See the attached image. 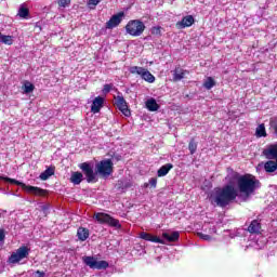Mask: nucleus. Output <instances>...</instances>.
I'll return each instance as SVG.
<instances>
[{
	"label": "nucleus",
	"instance_id": "f257e3e1",
	"mask_svg": "<svg viewBox=\"0 0 277 277\" xmlns=\"http://www.w3.org/2000/svg\"><path fill=\"white\" fill-rule=\"evenodd\" d=\"M237 188L233 184H227L222 188H215L210 195L209 201L213 207H220L224 209L228 207L234 200H237V196H245V200H248L250 196H254L256 189L261 187V181L252 174L240 175L237 179Z\"/></svg>",
	"mask_w": 277,
	"mask_h": 277
},
{
	"label": "nucleus",
	"instance_id": "f03ea898",
	"mask_svg": "<svg viewBox=\"0 0 277 277\" xmlns=\"http://www.w3.org/2000/svg\"><path fill=\"white\" fill-rule=\"evenodd\" d=\"M264 157L268 159L264 163V170L267 174H272L277 170V144L268 145L266 149L263 151Z\"/></svg>",
	"mask_w": 277,
	"mask_h": 277
},
{
	"label": "nucleus",
	"instance_id": "7ed1b4c3",
	"mask_svg": "<svg viewBox=\"0 0 277 277\" xmlns=\"http://www.w3.org/2000/svg\"><path fill=\"white\" fill-rule=\"evenodd\" d=\"M0 181H5V183H11V185H18V187H22V189H24V192H27V194H32V196H47L48 194L47 189L40 188L38 186L27 185L12 177H5L0 175Z\"/></svg>",
	"mask_w": 277,
	"mask_h": 277
},
{
	"label": "nucleus",
	"instance_id": "20e7f679",
	"mask_svg": "<svg viewBox=\"0 0 277 277\" xmlns=\"http://www.w3.org/2000/svg\"><path fill=\"white\" fill-rule=\"evenodd\" d=\"M95 172L105 179L111 176L114 174V161L111 159L101 160L95 164Z\"/></svg>",
	"mask_w": 277,
	"mask_h": 277
},
{
	"label": "nucleus",
	"instance_id": "39448f33",
	"mask_svg": "<svg viewBox=\"0 0 277 277\" xmlns=\"http://www.w3.org/2000/svg\"><path fill=\"white\" fill-rule=\"evenodd\" d=\"M145 29H146V25H144V22L140 19H131L126 25L127 34H129L130 36H133L134 38H137V36H142Z\"/></svg>",
	"mask_w": 277,
	"mask_h": 277
},
{
	"label": "nucleus",
	"instance_id": "423d86ee",
	"mask_svg": "<svg viewBox=\"0 0 277 277\" xmlns=\"http://www.w3.org/2000/svg\"><path fill=\"white\" fill-rule=\"evenodd\" d=\"M94 220L98 224H107L108 226H111L113 228H121L122 225H120V221L118 219H114L111 215L105 213V212H97L94 214Z\"/></svg>",
	"mask_w": 277,
	"mask_h": 277
},
{
	"label": "nucleus",
	"instance_id": "0eeeda50",
	"mask_svg": "<svg viewBox=\"0 0 277 277\" xmlns=\"http://www.w3.org/2000/svg\"><path fill=\"white\" fill-rule=\"evenodd\" d=\"M83 263L91 269H107V267H109V263L107 261H97L94 256H84Z\"/></svg>",
	"mask_w": 277,
	"mask_h": 277
},
{
	"label": "nucleus",
	"instance_id": "6e6552de",
	"mask_svg": "<svg viewBox=\"0 0 277 277\" xmlns=\"http://www.w3.org/2000/svg\"><path fill=\"white\" fill-rule=\"evenodd\" d=\"M29 252H31V249H29L27 246H22L16 250V252L11 254L9 261L10 263H21L23 259H27L29 256Z\"/></svg>",
	"mask_w": 277,
	"mask_h": 277
},
{
	"label": "nucleus",
	"instance_id": "1a4fd4ad",
	"mask_svg": "<svg viewBox=\"0 0 277 277\" xmlns=\"http://www.w3.org/2000/svg\"><path fill=\"white\" fill-rule=\"evenodd\" d=\"M131 75H140L147 83H155V77L148 69L140 66H133L130 68Z\"/></svg>",
	"mask_w": 277,
	"mask_h": 277
},
{
	"label": "nucleus",
	"instance_id": "9d476101",
	"mask_svg": "<svg viewBox=\"0 0 277 277\" xmlns=\"http://www.w3.org/2000/svg\"><path fill=\"white\" fill-rule=\"evenodd\" d=\"M80 170L83 172L87 177V183H96L98 180L96 179V173L94 172V168L90 162H82L79 164Z\"/></svg>",
	"mask_w": 277,
	"mask_h": 277
},
{
	"label": "nucleus",
	"instance_id": "9b49d317",
	"mask_svg": "<svg viewBox=\"0 0 277 277\" xmlns=\"http://www.w3.org/2000/svg\"><path fill=\"white\" fill-rule=\"evenodd\" d=\"M115 105L119 109L120 113L123 114L127 118L131 116V109H129V105L127 104V100H124V96L118 95L115 98Z\"/></svg>",
	"mask_w": 277,
	"mask_h": 277
},
{
	"label": "nucleus",
	"instance_id": "f8f14e48",
	"mask_svg": "<svg viewBox=\"0 0 277 277\" xmlns=\"http://www.w3.org/2000/svg\"><path fill=\"white\" fill-rule=\"evenodd\" d=\"M122 18H124V12H119L110 17L108 22H106V29H114L118 27L122 23Z\"/></svg>",
	"mask_w": 277,
	"mask_h": 277
},
{
	"label": "nucleus",
	"instance_id": "ddd939ff",
	"mask_svg": "<svg viewBox=\"0 0 277 277\" xmlns=\"http://www.w3.org/2000/svg\"><path fill=\"white\" fill-rule=\"evenodd\" d=\"M140 238L144 239V241H151V243H166V241H163V239L159 238L158 236H153L151 234H148L146 232H142L140 234Z\"/></svg>",
	"mask_w": 277,
	"mask_h": 277
},
{
	"label": "nucleus",
	"instance_id": "4468645a",
	"mask_svg": "<svg viewBox=\"0 0 277 277\" xmlns=\"http://www.w3.org/2000/svg\"><path fill=\"white\" fill-rule=\"evenodd\" d=\"M104 104H105V98H103L101 96L95 97L91 105L92 114H98Z\"/></svg>",
	"mask_w": 277,
	"mask_h": 277
},
{
	"label": "nucleus",
	"instance_id": "2eb2a0df",
	"mask_svg": "<svg viewBox=\"0 0 277 277\" xmlns=\"http://www.w3.org/2000/svg\"><path fill=\"white\" fill-rule=\"evenodd\" d=\"M247 230L250 235H261V222H259V220H253L249 224Z\"/></svg>",
	"mask_w": 277,
	"mask_h": 277
},
{
	"label": "nucleus",
	"instance_id": "dca6fc26",
	"mask_svg": "<svg viewBox=\"0 0 277 277\" xmlns=\"http://www.w3.org/2000/svg\"><path fill=\"white\" fill-rule=\"evenodd\" d=\"M196 23V19H194L193 15H186L182 18L181 22H177L176 25H181L182 29H185V27H192Z\"/></svg>",
	"mask_w": 277,
	"mask_h": 277
},
{
	"label": "nucleus",
	"instance_id": "f3484780",
	"mask_svg": "<svg viewBox=\"0 0 277 277\" xmlns=\"http://www.w3.org/2000/svg\"><path fill=\"white\" fill-rule=\"evenodd\" d=\"M163 239H167L169 243H174L175 241H179L181 237V233L179 232H172L171 234L169 233H162Z\"/></svg>",
	"mask_w": 277,
	"mask_h": 277
},
{
	"label": "nucleus",
	"instance_id": "a211bd4d",
	"mask_svg": "<svg viewBox=\"0 0 277 277\" xmlns=\"http://www.w3.org/2000/svg\"><path fill=\"white\" fill-rule=\"evenodd\" d=\"M17 16H19V18H23L24 21L29 19V8H27V4L23 3L19 5Z\"/></svg>",
	"mask_w": 277,
	"mask_h": 277
},
{
	"label": "nucleus",
	"instance_id": "6ab92c4d",
	"mask_svg": "<svg viewBox=\"0 0 277 277\" xmlns=\"http://www.w3.org/2000/svg\"><path fill=\"white\" fill-rule=\"evenodd\" d=\"M77 237H78L79 241L88 240V238L90 237V229H88L85 227H79L77 229Z\"/></svg>",
	"mask_w": 277,
	"mask_h": 277
},
{
	"label": "nucleus",
	"instance_id": "aec40b11",
	"mask_svg": "<svg viewBox=\"0 0 277 277\" xmlns=\"http://www.w3.org/2000/svg\"><path fill=\"white\" fill-rule=\"evenodd\" d=\"M69 181L72 185H81V182L83 181V173L79 171L72 172Z\"/></svg>",
	"mask_w": 277,
	"mask_h": 277
},
{
	"label": "nucleus",
	"instance_id": "412c9836",
	"mask_svg": "<svg viewBox=\"0 0 277 277\" xmlns=\"http://www.w3.org/2000/svg\"><path fill=\"white\" fill-rule=\"evenodd\" d=\"M55 174V167H49L45 171H43L40 175L39 179L41 181H49L51 176Z\"/></svg>",
	"mask_w": 277,
	"mask_h": 277
},
{
	"label": "nucleus",
	"instance_id": "4be33fe9",
	"mask_svg": "<svg viewBox=\"0 0 277 277\" xmlns=\"http://www.w3.org/2000/svg\"><path fill=\"white\" fill-rule=\"evenodd\" d=\"M172 168H174V164H172V163L163 164L162 167H160L158 169L157 176H159V177L167 176V174L170 172V170H172Z\"/></svg>",
	"mask_w": 277,
	"mask_h": 277
},
{
	"label": "nucleus",
	"instance_id": "5701e85b",
	"mask_svg": "<svg viewBox=\"0 0 277 277\" xmlns=\"http://www.w3.org/2000/svg\"><path fill=\"white\" fill-rule=\"evenodd\" d=\"M185 72H187L185 69L176 67L173 71V81H181L182 79H185Z\"/></svg>",
	"mask_w": 277,
	"mask_h": 277
},
{
	"label": "nucleus",
	"instance_id": "b1692460",
	"mask_svg": "<svg viewBox=\"0 0 277 277\" xmlns=\"http://www.w3.org/2000/svg\"><path fill=\"white\" fill-rule=\"evenodd\" d=\"M145 105L148 111H157L159 109V104L155 98L147 100Z\"/></svg>",
	"mask_w": 277,
	"mask_h": 277
},
{
	"label": "nucleus",
	"instance_id": "393cba45",
	"mask_svg": "<svg viewBox=\"0 0 277 277\" xmlns=\"http://www.w3.org/2000/svg\"><path fill=\"white\" fill-rule=\"evenodd\" d=\"M0 42H2V44H8L9 47H12V44H14V37L0 32Z\"/></svg>",
	"mask_w": 277,
	"mask_h": 277
},
{
	"label": "nucleus",
	"instance_id": "a878e982",
	"mask_svg": "<svg viewBox=\"0 0 277 277\" xmlns=\"http://www.w3.org/2000/svg\"><path fill=\"white\" fill-rule=\"evenodd\" d=\"M255 135L258 137H267V131L265 130V123H261L256 130H255Z\"/></svg>",
	"mask_w": 277,
	"mask_h": 277
},
{
	"label": "nucleus",
	"instance_id": "bb28decb",
	"mask_svg": "<svg viewBox=\"0 0 277 277\" xmlns=\"http://www.w3.org/2000/svg\"><path fill=\"white\" fill-rule=\"evenodd\" d=\"M188 150L190 155H195L196 150H198V143L196 142V138H190L188 143Z\"/></svg>",
	"mask_w": 277,
	"mask_h": 277
},
{
	"label": "nucleus",
	"instance_id": "cd10ccee",
	"mask_svg": "<svg viewBox=\"0 0 277 277\" xmlns=\"http://www.w3.org/2000/svg\"><path fill=\"white\" fill-rule=\"evenodd\" d=\"M203 88H206V90H211L212 88H215V79H213V77H208L207 80L203 82Z\"/></svg>",
	"mask_w": 277,
	"mask_h": 277
},
{
	"label": "nucleus",
	"instance_id": "c85d7f7f",
	"mask_svg": "<svg viewBox=\"0 0 277 277\" xmlns=\"http://www.w3.org/2000/svg\"><path fill=\"white\" fill-rule=\"evenodd\" d=\"M34 90H36V85H34V83L26 81L24 83V92L25 94H31V92H34Z\"/></svg>",
	"mask_w": 277,
	"mask_h": 277
},
{
	"label": "nucleus",
	"instance_id": "c756f323",
	"mask_svg": "<svg viewBox=\"0 0 277 277\" xmlns=\"http://www.w3.org/2000/svg\"><path fill=\"white\" fill-rule=\"evenodd\" d=\"M199 239H203V241H211L212 237L211 235L202 234V233H197Z\"/></svg>",
	"mask_w": 277,
	"mask_h": 277
},
{
	"label": "nucleus",
	"instance_id": "7c9ffc66",
	"mask_svg": "<svg viewBox=\"0 0 277 277\" xmlns=\"http://www.w3.org/2000/svg\"><path fill=\"white\" fill-rule=\"evenodd\" d=\"M114 88V84L110 83V84H104V88H103V93L104 94H109V92H111V89Z\"/></svg>",
	"mask_w": 277,
	"mask_h": 277
},
{
	"label": "nucleus",
	"instance_id": "2f4dec72",
	"mask_svg": "<svg viewBox=\"0 0 277 277\" xmlns=\"http://www.w3.org/2000/svg\"><path fill=\"white\" fill-rule=\"evenodd\" d=\"M110 157L113 161H122V156L120 154L113 153Z\"/></svg>",
	"mask_w": 277,
	"mask_h": 277
},
{
	"label": "nucleus",
	"instance_id": "473e14b6",
	"mask_svg": "<svg viewBox=\"0 0 277 277\" xmlns=\"http://www.w3.org/2000/svg\"><path fill=\"white\" fill-rule=\"evenodd\" d=\"M71 0H58L60 8H66L67 5H70Z\"/></svg>",
	"mask_w": 277,
	"mask_h": 277
},
{
	"label": "nucleus",
	"instance_id": "72a5a7b5",
	"mask_svg": "<svg viewBox=\"0 0 277 277\" xmlns=\"http://www.w3.org/2000/svg\"><path fill=\"white\" fill-rule=\"evenodd\" d=\"M151 34L155 36H161V27H154Z\"/></svg>",
	"mask_w": 277,
	"mask_h": 277
},
{
	"label": "nucleus",
	"instance_id": "f704fd0d",
	"mask_svg": "<svg viewBox=\"0 0 277 277\" xmlns=\"http://www.w3.org/2000/svg\"><path fill=\"white\" fill-rule=\"evenodd\" d=\"M101 1L103 0H89L88 5H93L94 8H96V5L101 3Z\"/></svg>",
	"mask_w": 277,
	"mask_h": 277
},
{
	"label": "nucleus",
	"instance_id": "c9c22d12",
	"mask_svg": "<svg viewBox=\"0 0 277 277\" xmlns=\"http://www.w3.org/2000/svg\"><path fill=\"white\" fill-rule=\"evenodd\" d=\"M149 185L155 189V187H157V177H151L149 180Z\"/></svg>",
	"mask_w": 277,
	"mask_h": 277
},
{
	"label": "nucleus",
	"instance_id": "e433bc0d",
	"mask_svg": "<svg viewBox=\"0 0 277 277\" xmlns=\"http://www.w3.org/2000/svg\"><path fill=\"white\" fill-rule=\"evenodd\" d=\"M271 127L274 130L275 135H277V122L276 121H271Z\"/></svg>",
	"mask_w": 277,
	"mask_h": 277
},
{
	"label": "nucleus",
	"instance_id": "4c0bfd02",
	"mask_svg": "<svg viewBox=\"0 0 277 277\" xmlns=\"http://www.w3.org/2000/svg\"><path fill=\"white\" fill-rule=\"evenodd\" d=\"M0 241H5V230L0 229Z\"/></svg>",
	"mask_w": 277,
	"mask_h": 277
},
{
	"label": "nucleus",
	"instance_id": "58836bf2",
	"mask_svg": "<svg viewBox=\"0 0 277 277\" xmlns=\"http://www.w3.org/2000/svg\"><path fill=\"white\" fill-rule=\"evenodd\" d=\"M36 274L38 277H44V272L42 271H37Z\"/></svg>",
	"mask_w": 277,
	"mask_h": 277
}]
</instances>
